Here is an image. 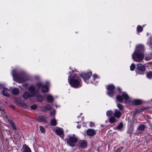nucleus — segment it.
<instances>
[{
    "mask_svg": "<svg viewBox=\"0 0 152 152\" xmlns=\"http://www.w3.org/2000/svg\"><path fill=\"white\" fill-rule=\"evenodd\" d=\"M9 90L8 89L6 88H4L3 89L2 91L3 94L5 96H9V93L8 92Z\"/></svg>",
    "mask_w": 152,
    "mask_h": 152,
    "instance_id": "15",
    "label": "nucleus"
},
{
    "mask_svg": "<svg viewBox=\"0 0 152 152\" xmlns=\"http://www.w3.org/2000/svg\"><path fill=\"white\" fill-rule=\"evenodd\" d=\"M45 108L47 110H49L51 108L50 105L49 104H47L45 106Z\"/></svg>",
    "mask_w": 152,
    "mask_h": 152,
    "instance_id": "34",
    "label": "nucleus"
},
{
    "mask_svg": "<svg viewBox=\"0 0 152 152\" xmlns=\"http://www.w3.org/2000/svg\"><path fill=\"white\" fill-rule=\"evenodd\" d=\"M81 119H82V120H83L84 119V117H82Z\"/></svg>",
    "mask_w": 152,
    "mask_h": 152,
    "instance_id": "45",
    "label": "nucleus"
},
{
    "mask_svg": "<svg viewBox=\"0 0 152 152\" xmlns=\"http://www.w3.org/2000/svg\"><path fill=\"white\" fill-rule=\"evenodd\" d=\"M123 124L122 123H120V124L117 126V129H120L121 128H122V127H123Z\"/></svg>",
    "mask_w": 152,
    "mask_h": 152,
    "instance_id": "33",
    "label": "nucleus"
},
{
    "mask_svg": "<svg viewBox=\"0 0 152 152\" xmlns=\"http://www.w3.org/2000/svg\"><path fill=\"white\" fill-rule=\"evenodd\" d=\"M145 127V126L143 125H140L137 128V130L139 131L141 133L144 131Z\"/></svg>",
    "mask_w": 152,
    "mask_h": 152,
    "instance_id": "12",
    "label": "nucleus"
},
{
    "mask_svg": "<svg viewBox=\"0 0 152 152\" xmlns=\"http://www.w3.org/2000/svg\"><path fill=\"white\" fill-rule=\"evenodd\" d=\"M101 126L102 127H103V126H102V125H101Z\"/></svg>",
    "mask_w": 152,
    "mask_h": 152,
    "instance_id": "48",
    "label": "nucleus"
},
{
    "mask_svg": "<svg viewBox=\"0 0 152 152\" xmlns=\"http://www.w3.org/2000/svg\"><path fill=\"white\" fill-rule=\"evenodd\" d=\"M37 120L39 121H44L45 120V118L43 116H38L37 118Z\"/></svg>",
    "mask_w": 152,
    "mask_h": 152,
    "instance_id": "19",
    "label": "nucleus"
},
{
    "mask_svg": "<svg viewBox=\"0 0 152 152\" xmlns=\"http://www.w3.org/2000/svg\"><path fill=\"white\" fill-rule=\"evenodd\" d=\"M135 68V65L134 64H132L130 66V70L131 71L134 70Z\"/></svg>",
    "mask_w": 152,
    "mask_h": 152,
    "instance_id": "32",
    "label": "nucleus"
},
{
    "mask_svg": "<svg viewBox=\"0 0 152 152\" xmlns=\"http://www.w3.org/2000/svg\"><path fill=\"white\" fill-rule=\"evenodd\" d=\"M122 95L126 102H129V97L126 93L124 92L122 94Z\"/></svg>",
    "mask_w": 152,
    "mask_h": 152,
    "instance_id": "17",
    "label": "nucleus"
},
{
    "mask_svg": "<svg viewBox=\"0 0 152 152\" xmlns=\"http://www.w3.org/2000/svg\"><path fill=\"white\" fill-rule=\"evenodd\" d=\"M147 77L148 78H151L152 77V72H150L147 74Z\"/></svg>",
    "mask_w": 152,
    "mask_h": 152,
    "instance_id": "27",
    "label": "nucleus"
},
{
    "mask_svg": "<svg viewBox=\"0 0 152 152\" xmlns=\"http://www.w3.org/2000/svg\"><path fill=\"white\" fill-rule=\"evenodd\" d=\"M79 123V122H78V121L77 122V123Z\"/></svg>",
    "mask_w": 152,
    "mask_h": 152,
    "instance_id": "49",
    "label": "nucleus"
},
{
    "mask_svg": "<svg viewBox=\"0 0 152 152\" xmlns=\"http://www.w3.org/2000/svg\"><path fill=\"white\" fill-rule=\"evenodd\" d=\"M78 139L75 135L68 136L66 141L67 144L72 147L74 146L77 142Z\"/></svg>",
    "mask_w": 152,
    "mask_h": 152,
    "instance_id": "3",
    "label": "nucleus"
},
{
    "mask_svg": "<svg viewBox=\"0 0 152 152\" xmlns=\"http://www.w3.org/2000/svg\"><path fill=\"white\" fill-rule=\"evenodd\" d=\"M55 132L58 135L60 136V137L63 138L64 137L63 131L62 129L60 128L57 129H56Z\"/></svg>",
    "mask_w": 152,
    "mask_h": 152,
    "instance_id": "10",
    "label": "nucleus"
},
{
    "mask_svg": "<svg viewBox=\"0 0 152 152\" xmlns=\"http://www.w3.org/2000/svg\"><path fill=\"white\" fill-rule=\"evenodd\" d=\"M28 90L31 94L30 95L28 92H25L23 94V98L24 99H27L30 96H36L34 86H31L29 88Z\"/></svg>",
    "mask_w": 152,
    "mask_h": 152,
    "instance_id": "4",
    "label": "nucleus"
},
{
    "mask_svg": "<svg viewBox=\"0 0 152 152\" xmlns=\"http://www.w3.org/2000/svg\"><path fill=\"white\" fill-rule=\"evenodd\" d=\"M12 75L15 81L19 83H21L27 80L25 77V76L24 75H18L15 70H13L12 72Z\"/></svg>",
    "mask_w": 152,
    "mask_h": 152,
    "instance_id": "2",
    "label": "nucleus"
},
{
    "mask_svg": "<svg viewBox=\"0 0 152 152\" xmlns=\"http://www.w3.org/2000/svg\"><path fill=\"white\" fill-rule=\"evenodd\" d=\"M39 129H40V131L41 132H42V133H44L45 132V129L43 127H42L41 126H39Z\"/></svg>",
    "mask_w": 152,
    "mask_h": 152,
    "instance_id": "31",
    "label": "nucleus"
},
{
    "mask_svg": "<svg viewBox=\"0 0 152 152\" xmlns=\"http://www.w3.org/2000/svg\"><path fill=\"white\" fill-rule=\"evenodd\" d=\"M49 83H48V82H47V83H46V85H49Z\"/></svg>",
    "mask_w": 152,
    "mask_h": 152,
    "instance_id": "46",
    "label": "nucleus"
},
{
    "mask_svg": "<svg viewBox=\"0 0 152 152\" xmlns=\"http://www.w3.org/2000/svg\"><path fill=\"white\" fill-rule=\"evenodd\" d=\"M142 27L140 26H138L137 27V30L139 32H141L142 30Z\"/></svg>",
    "mask_w": 152,
    "mask_h": 152,
    "instance_id": "29",
    "label": "nucleus"
},
{
    "mask_svg": "<svg viewBox=\"0 0 152 152\" xmlns=\"http://www.w3.org/2000/svg\"><path fill=\"white\" fill-rule=\"evenodd\" d=\"M9 123L11 127H12L13 129V130H15L16 129V128L14 123L12 121H9Z\"/></svg>",
    "mask_w": 152,
    "mask_h": 152,
    "instance_id": "23",
    "label": "nucleus"
},
{
    "mask_svg": "<svg viewBox=\"0 0 152 152\" xmlns=\"http://www.w3.org/2000/svg\"><path fill=\"white\" fill-rule=\"evenodd\" d=\"M23 152H31V149L26 144L23 145Z\"/></svg>",
    "mask_w": 152,
    "mask_h": 152,
    "instance_id": "11",
    "label": "nucleus"
},
{
    "mask_svg": "<svg viewBox=\"0 0 152 152\" xmlns=\"http://www.w3.org/2000/svg\"><path fill=\"white\" fill-rule=\"evenodd\" d=\"M118 90L119 91H121V89L120 88H118Z\"/></svg>",
    "mask_w": 152,
    "mask_h": 152,
    "instance_id": "44",
    "label": "nucleus"
},
{
    "mask_svg": "<svg viewBox=\"0 0 152 152\" xmlns=\"http://www.w3.org/2000/svg\"><path fill=\"white\" fill-rule=\"evenodd\" d=\"M45 107L44 106H42L40 107V109H41V110L42 111H45Z\"/></svg>",
    "mask_w": 152,
    "mask_h": 152,
    "instance_id": "38",
    "label": "nucleus"
},
{
    "mask_svg": "<svg viewBox=\"0 0 152 152\" xmlns=\"http://www.w3.org/2000/svg\"><path fill=\"white\" fill-rule=\"evenodd\" d=\"M47 99L50 102H51L53 100V97L50 95H48L47 97Z\"/></svg>",
    "mask_w": 152,
    "mask_h": 152,
    "instance_id": "20",
    "label": "nucleus"
},
{
    "mask_svg": "<svg viewBox=\"0 0 152 152\" xmlns=\"http://www.w3.org/2000/svg\"><path fill=\"white\" fill-rule=\"evenodd\" d=\"M117 99L120 102L122 101L123 100L122 97L121 96H118L116 97Z\"/></svg>",
    "mask_w": 152,
    "mask_h": 152,
    "instance_id": "30",
    "label": "nucleus"
},
{
    "mask_svg": "<svg viewBox=\"0 0 152 152\" xmlns=\"http://www.w3.org/2000/svg\"><path fill=\"white\" fill-rule=\"evenodd\" d=\"M68 81L70 84L74 88H78L82 85L80 77L79 75L76 73L69 75Z\"/></svg>",
    "mask_w": 152,
    "mask_h": 152,
    "instance_id": "1",
    "label": "nucleus"
},
{
    "mask_svg": "<svg viewBox=\"0 0 152 152\" xmlns=\"http://www.w3.org/2000/svg\"><path fill=\"white\" fill-rule=\"evenodd\" d=\"M93 81L95 79L98 78L97 76L96 75H94L93 76Z\"/></svg>",
    "mask_w": 152,
    "mask_h": 152,
    "instance_id": "39",
    "label": "nucleus"
},
{
    "mask_svg": "<svg viewBox=\"0 0 152 152\" xmlns=\"http://www.w3.org/2000/svg\"><path fill=\"white\" fill-rule=\"evenodd\" d=\"M144 58H133L134 60L137 62H142Z\"/></svg>",
    "mask_w": 152,
    "mask_h": 152,
    "instance_id": "18",
    "label": "nucleus"
},
{
    "mask_svg": "<svg viewBox=\"0 0 152 152\" xmlns=\"http://www.w3.org/2000/svg\"><path fill=\"white\" fill-rule=\"evenodd\" d=\"M24 85L25 86V87H26L27 86V84H26H26H25Z\"/></svg>",
    "mask_w": 152,
    "mask_h": 152,
    "instance_id": "47",
    "label": "nucleus"
},
{
    "mask_svg": "<svg viewBox=\"0 0 152 152\" xmlns=\"http://www.w3.org/2000/svg\"><path fill=\"white\" fill-rule=\"evenodd\" d=\"M80 126H77V128H78V129L80 128Z\"/></svg>",
    "mask_w": 152,
    "mask_h": 152,
    "instance_id": "43",
    "label": "nucleus"
},
{
    "mask_svg": "<svg viewBox=\"0 0 152 152\" xmlns=\"http://www.w3.org/2000/svg\"><path fill=\"white\" fill-rule=\"evenodd\" d=\"M115 119L113 117H111L109 119V121L111 123H113L115 121Z\"/></svg>",
    "mask_w": 152,
    "mask_h": 152,
    "instance_id": "26",
    "label": "nucleus"
},
{
    "mask_svg": "<svg viewBox=\"0 0 152 152\" xmlns=\"http://www.w3.org/2000/svg\"><path fill=\"white\" fill-rule=\"evenodd\" d=\"M55 110H54L50 111V115H54L55 114Z\"/></svg>",
    "mask_w": 152,
    "mask_h": 152,
    "instance_id": "36",
    "label": "nucleus"
},
{
    "mask_svg": "<svg viewBox=\"0 0 152 152\" xmlns=\"http://www.w3.org/2000/svg\"><path fill=\"white\" fill-rule=\"evenodd\" d=\"M37 86L39 88H42V92L43 93H45L48 92V88L46 86L43 85L40 82H38L37 84Z\"/></svg>",
    "mask_w": 152,
    "mask_h": 152,
    "instance_id": "7",
    "label": "nucleus"
},
{
    "mask_svg": "<svg viewBox=\"0 0 152 152\" xmlns=\"http://www.w3.org/2000/svg\"><path fill=\"white\" fill-rule=\"evenodd\" d=\"M113 112L112 111L110 110H108L107 112V115L108 116H110L112 115Z\"/></svg>",
    "mask_w": 152,
    "mask_h": 152,
    "instance_id": "28",
    "label": "nucleus"
},
{
    "mask_svg": "<svg viewBox=\"0 0 152 152\" xmlns=\"http://www.w3.org/2000/svg\"><path fill=\"white\" fill-rule=\"evenodd\" d=\"M87 134L89 136H93L96 134L95 131L93 129H89L86 131Z\"/></svg>",
    "mask_w": 152,
    "mask_h": 152,
    "instance_id": "9",
    "label": "nucleus"
},
{
    "mask_svg": "<svg viewBox=\"0 0 152 152\" xmlns=\"http://www.w3.org/2000/svg\"><path fill=\"white\" fill-rule=\"evenodd\" d=\"M151 101H152V100H151Z\"/></svg>",
    "mask_w": 152,
    "mask_h": 152,
    "instance_id": "51",
    "label": "nucleus"
},
{
    "mask_svg": "<svg viewBox=\"0 0 152 152\" xmlns=\"http://www.w3.org/2000/svg\"><path fill=\"white\" fill-rule=\"evenodd\" d=\"M31 108L32 109H35L37 107V106L36 105H32L31 106Z\"/></svg>",
    "mask_w": 152,
    "mask_h": 152,
    "instance_id": "37",
    "label": "nucleus"
},
{
    "mask_svg": "<svg viewBox=\"0 0 152 152\" xmlns=\"http://www.w3.org/2000/svg\"><path fill=\"white\" fill-rule=\"evenodd\" d=\"M78 145L81 148H85L87 146V142L86 140H80L78 142Z\"/></svg>",
    "mask_w": 152,
    "mask_h": 152,
    "instance_id": "8",
    "label": "nucleus"
},
{
    "mask_svg": "<svg viewBox=\"0 0 152 152\" xmlns=\"http://www.w3.org/2000/svg\"><path fill=\"white\" fill-rule=\"evenodd\" d=\"M121 115V113L119 111L116 110L114 113V116L117 118H119Z\"/></svg>",
    "mask_w": 152,
    "mask_h": 152,
    "instance_id": "16",
    "label": "nucleus"
},
{
    "mask_svg": "<svg viewBox=\"0 0 152 152\" xmlns=\"http://www.w3.org/2000/svg\"><path fill=\"white\" fill-rule=\"evenodd\" d=\"M94 126V123L91 122L90 123V126L91 127H93Z\"/></svg>",
    "mask_w": 152,
    "mask_h": 152,
    "instance_id": "40",
    "label": "nucleus"
},
{
    "mask_svg": "<svg viewBox=\"0 0 152 152\" xmlns=\"http://www.w3.org/2000/svg\"><path fill=\"white\" fill-rule=\"evenodd\" d=\"M82 113H80V115H82Z\"/></svg>",
    "mask_w": 152,
    "mask_h": 152,
    "instance_id": "50",
    "label": "nucleus"
},
{
    "mask_svg": "<svg viewBox=\"0 0 152 152\" xmlns=\"http://www.w3.org/2000/svg\"><path fill=\"white\" fill-rule=\"evenodd\" d=\"M80 75L84 79V81L85 82L88 83L87 80L89 79L92 75L91 72H88L85 73H82L80 74Z\"/></svg>",
    "mask_w": 152,
    "mask_h": 152,
    "instance_id": "5",
    "label": "nucleus"
},
{
    "mask_svg": "<svg viewBox=\"0 0 152 152\" xmlns=\"http://www.w3.org/2000/svg\"><path fill=\"white\" fill-rule=\"evenodd\" d=\"M37 99L38 101L39 102H42L44 99L43 97L39 95L37 96Z\"/></svg>",
    "mask_w": 152,
    "mask_h": 152,
    "instance_id": "24",
    "label": "nucleus"
},
{
    "mask_svg": "<svg viewBox=\"0 0 152 152\" xmlns=\"http://www.w3.org/2000/svg\"><path fill=\"white\" fill-rule=\"evenodd\" d=\"M12 91L13 94L15 95L19 93L18 89L16 88H13L12 90Z\"/></svg>",
    "mask_w": 152,
    "mask_h": 152,
    "instance_id": "21",
    "label": "nucleus"
},
{
    "mask_svg": "<svg viewBox=\"0 0 152 152\" xmlns=\"http://www.w3.org/2000/svg\"><path fill=\"white\" fill-rule=\"evenodd\" d=\"M145 58V59L147 61L151 59V58Z\"/></svg>",
    "mask_w": 152,
    "mask_h": 152,
    "instance_id": "42",
    "label": "nucleus"
},
{
    "mask_svg": "<svg viewBox=\"0 0 152 152\" xmlns=\"http://www.w3.org/2000/svg\"><path fill=\"white\" fill-rule=\"evenodd\" d=\"M115 88V86L113 85H109L107 89L108 90V95L109 96L112 97L115 94V92L113 91Z\"/></svg>",
    "mask_w": 152,
    "mask_h": 152,
    "instance_id": "6",
    "label": "nucleus"
},
{
    "mask_svg": "<svg viewBox=\"0 0 152 152\" xmlns=\"http://www.w3.org/2000/svg\"><path fill=\"white\" fill-rule=\"evenodd\" d=\"M134 103L137 105H139L142 103L141 101L140 100H135L134 101Z\"/></svg>",
    "mask_w": 152,
    "mask_h": 152,
    "instance_id": "25",
    "label": "nucleus"
},
{
    "mask_svg": "<svg viewBox=\"0 0 152 152\" xmlns=\"http://www.w3.org/2000/svg\"><path fill=\"white\" fill-rule=\"evenodd\" d=\"M57 123L55 119H52L50 122V124L52 126H55L56 125Z\"/></svg>",
    "mask_w": 152,
    "mask_h": 152,
    "instance_id": "22",
    "label": "nucleus"
},
{
    "mask_svg": "<svg viewBox=\"0 0 152 152\" xmlns=\"http://www.w3.org/2000/svg\"><path fill=\"white\" fill-rule=\"evenodd\" d=\"M137 69L142 71H144L145 69L144 66L140 64H137Z\"/></svg>",
    "mask_w": 152,
    "mask_h": 152,
    "instance_id": "14",
    "label": "nucleus"
},
{
    "mask_svg": "<svg viewBox=\"0 0 152 152\" xmlns=\"http://www.w3.org/2000/svg\"><path fill=\"white\" fill-rule=\"evenodd\" d=\"M132 57H143L144 56L143 54L142 53L140 54L138 53L137 52V51H135V52L133 54Z\"/></svg>",
    "mask_w": 152,
    "mask_h": 152,
    "instance_id": "13",
    "label": "nucleus"
},
{
    "mask_svg": "<svg viewBox=\"0 0 152 152\" xmlns=\"http://www.w3.org/2000/svg\"><path fill=\"white\" fill-rule=\"evenodd\" d=\"M117 107L120 110H122L123 109V106L122 105L120 104H118Z\"/></svg>",
    "mask_w": 152,
    "mask_h": 152,
    "instance_id": "35",
    "label": "nucleus"
},
{
    "mask_svg": "<svg viewBox=\"0 0 152 152\" xmlns=\"http://www.w3.org/2000/svg\"><path fill=\"white\" fill-rule=\"evenodd\" d=\"M141 109H139V110H137L136 111L135 113H139L141 111Z\"/></svg>",
    "mask_w": 152,
    "mask_h": 152,
    "instance_id": "41",
    "label": "nucleus"
}]
</instances>
